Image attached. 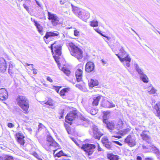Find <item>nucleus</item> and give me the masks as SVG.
I'll return each mask as SVG.
<instances>
[{
  "mask_svg": "<svg viewBox=\"0 0 160 160\" xmlns=\"http://www.w3.org/2000/svg\"><path fill=\"white\" fill-rule=\"evenodd\" d=\"M68 49L71 55L80 61L83 56L82 49L72 42L68 43Z\"/></svg>",
  "mask_w": 160,
  "mask_h": 160,
  "instance_id": "obj_1",
  "label": "nucleus"
},
{
  "mask_svg": "<svg viewBox=\"0 0 160 160\" xmlns=\"http://www.w3.org/2000/svg\"><path fill=\"white\" fill-rule=\"evenodd\" d=\"M16 102L17 104L22 109L24 113L28 112L29 106V101L25 96L18 95L17 97Z\"/></svg>",
  "mask_w": 160,
  "mask_h": 160,
  "instance_id": "obj_2",
  "label": "nucleus"
},
{
  "mask_svg": "<svg viewBox=\"0 0 160 160\" xmlns=\"http://www.w3.org/2000/svg\"><path fill=\"white\" fill-rule=\"evenodd\" d=\"M71 5L74 13L79 18L84 20L89 18V14L88 12L81 8L75 6L72 4H71Z\"/></svg>",
  "mask_w": 160,
  "mask_h": 160,
  "instance_id": "obj_3",
  "label": "nucleus"
},
{
  "mask_svg": "<svg viewBox=\"0 0 160 160\" xmlns=\"http://www.w3.org/2000/svg\"><path fill=\"white\" fill-rule=\"evenodd\" d=\"M61 45L56 44V42L52 44L50 47L52 54H53L54 53L56 55L55 56H53V57L58 64V57L60 56L61 54Z\"/></svg>",
  "mask_w": 160,
  "mask_h": 160,
  "instance_id": "obj_4",
  "label": "nucleus"
},
{
  "mask_svg": "<svg viewBox=\"0 0 160 160\" xmlns=\"http://www.w3.org/2000/svg\"><path fill=\"white\" fill-rule=\"evenodd\" d=\"M48 18L51 20V22L52 25L54 26H58L59 27H63V24L60 21V19L57 15L52 12H48Z\"/></svg>",
  "mask_w": 160,
  "mask_h": 160,
  "instance_id": "obj_5",
  "label": "nucleus"
},
{
  "mask_svg": "<svg viewBox=\"0 0 160 160\" xmlns=\"http://www.w3.org/2000/svg\"><path fill=\"white\" fill-rule=\"evenodd\" d=\"M47 147L46 149L48 151H53V153L54 154L55 152L57 149L55 150V148L58 147V144L55 142L51 136H48L47 137Z\"/></svg>",
  "mask_w": 160,
  "mask_h": 160,
  "instance_id": "obj_6",
  "label": "nucleus"
},
{
  "mask_svg": "<svg viewBox=\"0 0 160 160\" xmlns=\"http://www.w3.org/2000/svg\"><path fill=\"white\" fill-rule=\"evenodd\" d=\"M89 133L95 139L100 140L101 137L103 135L98 129V127L95 125H93L91 129L89 130Z\"/></svg>",
  "mask_w": 160,
  "mask_h": 160,
  "instance_id": "obj_7",
  "label": "nucleus"
},
{
  "mask_svg": "<svg viewBox=\"0 0 160 160\" xmlns=\"http://www.w3.org/2000/svg\"><path fill=\"white\" fill-rule=\"evenodd\" d=\"M134 66L136 70L139 74L142 81L145 83L148 82V78L147 76L144 74L143 70L139 67L137 63H134Z\"/></svg>",
  "mask_w": 160,
  "mask_h": 160,
  "instance_id": "obj_8",
  "label": "nucleus"
},
{
  "mask_svg": "<svg viewBox=\"0 0 160 160\" xmlns=\"http://www.w3.org/2000/svg\"><path fill=\"white\" fill-rule=\"evenodd\" d=\"M96 146L94 144L87 143L83 145L82 148L89 156L92 154Z\"/></svg>",
  "mask_w": 160,
  "mask_h": 160,
  "instance_id": "obj_9",
  "label": "nucleus"
},
{
  "mask_svg": "<svg viewBox=\"0 0 160 160\" xmlns=\"http://www.w3.org/2000/svg\"><path fill=\"white\" fill-rule=\"evenodd\" d=\"M115 55L118 57L119 60L125 67H130V62H131V59L128 55H127L124 58L121 57L119 53L118 54H116Z\"/></svg>",
  "mask_w": 160,
  "mask_h": 160,
  "instance_id": "obj_10",
  "label": "nucleus"
},
{
  "mask_svg": "<svg viewBox=\"0 0 160 160\" xmlns=\"http://www.w3.org/2000/svg\"><path fill=\"white\" fill-rule=\"evenodd\" d=\"M125 142L130 147H132L136 145V138L134 135H128L125 139Z\"/></svg>",
  "mask_w": 160,
  "mask_h": 160,
  "instance_id": "obj_11",
  "label": "nucleus"
},
{
  "mask_svg": "<svg viewBox=\"0 0 160 160\" xmlns=\"http://www.w3.org/2000/svg\"><path fill=\"white\" fill-rule=\"evenodd\" d=\"M59 32L54 31L47 32L46 34L44 37L48 40H52L54 39V38H56L57 37L59 36Z\"/></svg>",
  "mask_w": 160,
  "mask_h": 160,
  "instance_id": "obj_12",
  "label": "nucleus"
},
{
  "mask_svg": "<svg viewBox=\"0 0 160 160\" xmlns=\"http://www.w3.org/2000/svg\"><path fill=\"white\" fill-rule=\"evenodd\" d=\"M101 106L106 108H111L115 107V105L112 102H109L106 99H103L102 101Z\"/></svg>",
  "mask_w": 160,
  "mask_h": 160,
  "instance_id": "obj_13",
  "label": "nucleus"
},
{
  "mask_svg": "<svg viewBox=\"0 0 160 160\" xmlns=\"http://www.w3.org/2000/svg\"><path fill=\"white\" fill-rule=\"evenodd\" d=\"M94 69L95 65L93 62H87L85 66V71L87 72H94Z\"/></svg>",
  "mask_w": 160,
  "mask_h": 160,
  "instance_id": "obj_14",
  "label": "nucleus"
},
{
  "mask_svg": "<svg viewBox=\"0 0 160 160\" xmlns=\"http://www.w3.org/2000/svg\"><path fill=\"white\" fill-rule=\"evenodd\" d=\"M7 68L6 62L4 58L0 57V71L4 72Z\"/></svg>",
  "mask_w": 160,
  "mask_h": 160,
  "instance_id": "obj_15",
  "label": "nucleus"
},
{
  "mask_svg": "<svg viewBox=\"0 0 160 160\" xmlns=\"http://www.w3.org/2000/svg\"><path fill=\"white\" fill-rule=\"evenodd\" d=\"M140 136L143 140L148 143H150L151 140V138L148 135L146 131H143L141 134Z\"/></svg>",
  "mask_w": 160,
  "mask_h": 160,
  "instance_id": "obj_16",
  "label": "nucleus"
},
{
  "mask_svg": "<svg viewBox=\"0 0 160 160\" xmlns=\"http://www.w3.org/2000/svg\"><path fill=\"white\" fill-rule=\"evenodd\" d=\"M78 117L77 113L75 112H70L68 113L66 117V119L67 121H71L74 120Z\"/></svg>",
  "mask_w": 160,
  "mask_h": 160,
  "instance_id": "obj_17",
  "label": "nucleus"
},
{
  "mask_svg": "<svg viewBox=\"0 0 160 160\" xmlns=\"http://www.w3.org/2000/svg\"><path fill=\"white\" fill-rule=\"evenodd\" d=\"M82 71L80 69H78L75 72V76L77 81L80 82L82 81Z\"/></svg>",
  "mask_w": 160,
  "mask_h": 160,
  "instance_id": "obj_18",
  "label": "nucleus"
},
{
  "mask_svg": "<svg viewBox=\"0 0 160 160\" xmlns=\"http://www.w3.org/2000/svg\"><path fill=\"white\" fill-rule=\"evenodd\" d=\"M8 93L5 88L0 89V99L2 100L6 99L8 98Z\"/></svg>",
  "mask_w": 160,
  "mask_h": 160,
  "instance_id": "obj_19",
  "label": "nucleus"
},
{
  "mask_svg": "<svg viewBox=\"0 0 160 160\" xmlns=\"http://www.w3.org/2000/svg\"><path fill=\"white\" fill-rule=\"evenodd\" d=\"M150 147H151V149L149 151L150 152H153L156 154L157 157L160 159V152L159 150L152 145H150Z\"/></svg>",
  "mask_w": 160,
  "mask_h": 160,
  "instance_id": "obj_20",
  "label": "nucleus"
},
{
  "mask_svg": "<svg viewBox=\"0 0 160 160\" xmlns=\"http://www.w3.org/2000/svg\"><path fill=\"white\" fill-rule=\"evenodd\" d=\"M106 122H103L106 124L107 128L110 130H113L115 127L114 123L112 121H108V120Z\"/></svg>",
  "mask_w": 160,
  "mask_h": 160,
  "instance_id": "obj_21",
  "label": "nucleus"
},
{
  "mask_svg": "<svg viewBox=\"0 0 160 160\" xmlns=\"http://www.w3.org/2000/svg\"><path fill=\"white\" fill-rule=\"evenodd\" d=\"M102 97V96H98L93 98V101L92 103L93 106H96L98 105L99 102Z\"/></svg>",
  "mask_w": 160,
  "mask_h": 160,
  "instance_id": "obj_22",
  "label": "nucleus"
},
{
  "mask_svg": "<svg viewBox=\"0 0 160 160\" xmlns=\"http://www.w3.org/2000/svg\"><path fill=\"white\" fill-rule=\"evenodd\" d=\"M110 111H107L104 112V115L103 116V122H106L107 120H108L109 114L110 113Z\"/></svg>",
  "mask_w": 160,
  "mask_h": 160,
  "instance_id": "obj_23",
  "label": "nucleus"
},
{
  "mask_svg": "<svg viewBox=\"0 0 160 160\" xmlns=\"http://www.w3.org/2000/svg\"><path fill=\"white\" fill-rule=\"evenodd\" d=\"M154 108L156 111V115L160 119V102L157 103L154 106Z\"/></svg>",
  "mask_w": 160,
  "mask_h": 160,
  "instance_id": "obj_24",
  "label": "nucleus"
},
{
  "mask_svg": "<svg viewBox=\"0 0 160 160\" xmlns=\"http://www.w3.org/2000/svg\"><path fill=\"white\" fill-rule=\"evenodd\" d=\"M107 157L110 160H118V156L117 155H114L112 153L108 154Z\"/></svg>",
  "mask_w": 160,
  "mask_h": 160,
  "instance_id": "obj_25",
  "label": "nucleus"
},
{
  "mask_svg": "<svg viewBox=\"0 0 160 160\" xmlns=\"http://www.w3.org/2000/svg\"><path fill=\"white\" fill-rule=\"evenodd\" d=\"M98 80L91 79L89 83V86L91 87H93L94 86L98 85Z\"/></svg>",
  "mask_w": 160,
  "mask_h": 160,
  "instance_id": "obj_26",
  "label": "nucleus"
},
{
  "mask_svg": "<svg viewBox=\"0 0 160 160\" xmlns=\"http://www.w3.org/2000/svg\"><path fill=\"white\" fill-rule=\"evenodd\" d=\"M9 66L8 72L9 74H11L13 73V68L15 66L11 62H9Z\"/></svg>",
  "mask_w": 160,
  "mask_h": 160,
  "instance_id": "obj_27",
  "label": "nucleus"
},
{
  "mask_svg": "<svg viewBox=\"0 0 160 160\" xmlns=\"http://www.w3.org/2000/svg\"><path fill=\"white\" fill-rule=\"evenodd\" d=\"M119 54L122 57V58H124L127 55L126 54V52L124 50L122 47H121L120 50Z\"/></svg>",
  "mask_w": 160,
  "mask_h": 160,
  "instance_id": "obj_28",
  "label": "nucleus"
},
{
  "mask_svg": "<svg viewBox=\"0 0 160 160\" xmlns=\"http://www.w3.org/2000/svg\"><path fill=\"white\" fill-rule=\"evenodd\" d=\"M55 156L57 157H59L62 156H67V155L64 153L62 150H61L58 152L57 153H56L54 154H53Z\"/></svg>",
  "mask_w": 160,
  "mask_h": 160,
  "instance_id": "obj_29",
  "label": "nucleus"
},
{
  "mask_svg": "<svg viewBox=\"0 0 160 160\" xmlns=\"http://www.w3.org/2000/svg\"><path fill=\"white\" fill-rule=\"evenodd\" d=\"M150 145H152L151 144H150L149 145L145 146L144 145H142V147L144 150H147L146 151L147 152H150L149 151L151 149V147L150 146Z\"/></svg>",
  "mask_w": 160,
  "mask_h": 160,
  "instance_id": "obj_30",
  "label": "nucleus"
},
{
  "mask_svg": "<svg viewBox=\"0 0 160 160\" xmlns=\"http://www.w3.org/2000/svg\"><path fill=\"white\" fill-rule=\"evenodd\" d=\"M103 146L109 149H111L112 147V142H110L105 144H104Z\"/></svg>",
  "mask_w": 160,
  "mask_h": 160,
  "instance_id": "obj_31",
  "label": "nucleus"
},
{
  "mask_svg": "<svg viewBox=\"0 0 160 160\" xmlns=\"http://www.w3.org/2000/svg\"><path fill=\"white\" fill-rule=\"evenodd\" d=\"M68 88H64L60 92V94L61 96H64L65 93L68 91Z\"/></svg>",
  "mask_w": 160,
  "mask_h": 160,
  "instance_id": "obj_32",
  "label": "nucleus"
},
{
  "mask_svg": "<svg viewBox=\"0 0 160 160\" xmlns=\"http://www.w3.org/2000/svg\"><path fill=\"white\" fill-rule=\"evenodd\" d=\"M62 70L64 73L67 76H69L70 74V71L69 70L67 69L66 68H63Z\"/></svg>",
  "mask_w": 160,
  "mask_h": 160,
  "instance_id": "obj_33",
  "label": "nucleus"
},
{
  "mask_svg": "<svg viewBox=\"0 0 160 160\" xmlns=\"http://www.w3.org/2000/svg\"><path fill=\"white\" fill-rule=\"evenodd\" d=\"M16 137L17 138V139H24V137L23 134L20 132H18L17 134Z\"/></svg>",
  "mask_w": 160,
  "mask_h": 160,
  "instance_id": "obj_34",
  "label": "nucleus"
},
{
  "mask_svg": "<svg viewBox=\"0 0 160 160\" xmlns=\"http://www.w3.org/2000/svg\"><path fill=\"white\" fill-rule=\"evenodd\" d=\"M102 142L103 145L105 144L108 143L109 142L108 140L107 137H104L102 139Z\"/></svg>",
  "mask_w": 160,
  "mask_h": 160,
  "instance_id": "obj_35",
  "label": "nucleus"
},
{
  "mask_svg": "<svg viewBox=\"0 0 160 160\" xmlns=\"http://www.w3.org/2000/svg\"><path fill=\"white\" fill-rule=\"evenodd\" d=\"M91 25L93 27L98 26V22L97 21H93L91 22Z\"/></svg>",
  "mask_w": 160,
  "mask_h": 160,
  "instance_id": "obj_36",
  "label": "nucleus"
},
{
  "mask_svg": "<svg viewBox=\"0 0 160 160\" xmlns=\"http://www.w3.org/2000/svg\"><path fill=\"white\" fill-rule=\"evenodd\" d=\"M156 91V90L154 88L152 87L150 90L148 91V92L150 94H154L155 93Z\"/></svg>",
  "mask_w": 160,
  "mask_h": 160,
  "instance_id": "obj_37",
  "label": "nucleus"
},
{
  "mask_svg": "<svg viewBox=\"0 0 160 160\" xmlns=\"http://www.w3.org/2000/svg\"><path fill=\"white\" fill-rule=\"evenodd\" d=\"M35 25L37 27L38 30L39 32H40V25L38 23V22L34 20H33Z\"/></svg>",
  "mask_w": 160,
  "mask_h": 160,
  "instance_id": "obj_38",
  "label": "nucleus"
},
{
  "mask_svg": "<svg viewBox=\"0 0 160 160\" xmlns=\"http://www.w3.org/2000/svg\"><path fill=\"white\" fill-rule=\"evenodd\" d=\"M3 158V160H11L12 159V157L11 156L6 155Z\"/></svg>",
  "mask_w": 160,
  "mask_h": 160,
  "instance_id": "obj_39",
  "label": "nucleus"
},
{
  "mask_svg": "<svg viewBox=\"0 0 160 160\" xmlns=\"http://www.w3.org/2000/svg\"><path fill=\"white\" fill-rule=\"evenodd\" d=\"M118 125L119 126V127L120 129H121L122 128L123 123L122 120H120L118 121Z\"/></svg>",
  "mask_w": 160,
  "mask_h": 160,
  "instance_id": "obj_40",
  "label": "nucleus"
},
{
  "mask_svg": "<svg viewBox=\"0 0 160 160\" xmlns=\"http://www.w3.org/2000/svg\"><path fill=\"white\" fill-rule=\"evenodd\" d=\"M18 141V143L21 145H23L24 143V140L23 139H17Z\"/></svg>",
  "mask_w": 160,
  "mask_h": 160,
  "instance_id": "obj_41",
  "label": "nucleus"
},
{
  "mask_svg": "<svg viewBox=\"0 0 160 160\" xmlns=\"http://www.w3.org/2000/svg\"><path fill=\"white\" fill-rule=\"evenodd\" d=\"M74 34L75 36L78 37L79 35V32L78 31L75 29L74 30Z\"/></svg>",
  "mask_w": 160,
  "mask_h": 160,
  "instance_id": "obj_42",
  "label": "nucleus"
},
{
  "mask_svg": "<svg viewBox=\"0 0 160 160\" xmlns=\"http://www.w3.org/2000/svg\"><path fill=\"white\" fill-rule=\"evenodd\" d=\"M81 119L82 120H83L84 121H85L87 123H88L89 122V120L88 119L85 118L83 116H82L81 117Z\"/></svg>",
  "mask_w": 160,
  "mask_h": 160,
  "instance_id": "obj_43",
  "label": "nucleus"
},
{
  "mask_svg": "<svg viewBox=\"0 0 160 160\" xmlns=\"http://www.w3.org/2000/svg\"><path fill=\"white\" fill-rule=\"evenodd\" d=\"M45 104L47 105H48L50 106H52L53 105V103L50 101H48Z\"/></svg>",
  "mask_w": 160,
  "mask_h": 160,
  "instance_id": "obj_44",
  "label": "nucleus"
},
{
  "mask_svg": "<svg viewBox=\"0 0 160 160\" xmlns=\"http://www.w3.org/2000/svg\"><path fill=\"white\" fill-rule=\"evenodd\" d=\"M112 142L118 145H120V146H122V144L120 142H119L118 141H112Z\"/></svg>",
  "mask_w": 160,
  "mask_h": 160,
  "instance_id": "obj_45",
  "label": "nucleus"
},
{
  "mask_svg": "<svg viewBox=\"0 0 160 160\" xmlns=\"http://www.w3.org/2000/svg\"><path fill=\"white\" fill-rule=\"evenodd\" d=\"M71 139L73 141L76 145H78V143L77 142V140L73 137H70Z\"/></svg>",
  "mask_w": 160,
  "mask_h": 160,
  "instance_id": "obj_46",
  "label": "nucleus"
},
{
  "mask_svg": "<svg viewBox=\"0 0 160 160\" xmlns=\"http://www.w3.org/2000/svg\"><path fill=\"white\" fill-rule=\"evenodd\" d=\"M8 127L11 128H13L14 126V125L12 123H8Z\"/></svg>",
  "mask_w": 160,
  "mask_h": 160,
  "instance_id": "obj_47",
  "label": "nucleus"
},
{
  "mask_svg": "<svg viewBox=\"0 0 160 160\" xmlns=\"http://www.w3.org/2000/svg\"><path fill=\"white\" fill-rule=\"evenodd\" d=\"M75 86L80 90H82V86L80 84H76Z\"/></svg>",
  "mask_w": 160,
  "mask_h": 160,
  "instance_id": "obj_48",
  "label": "nucleus"
},
{
  "mask_svg": "<svg viewBox=\"0 0 160 160\" xmlns=\"http://www.w3.org/2000/svg\"><path fill=\"white\" fill-rule=\"evenodd\" d=\"M33 155L34 157L37 158L38 159H40V158H39V156L37 154V153L36 152H34L33 153Z\"/></svg>",
  "mask_w": 160,
  "mask_h": 160,
  "instance_id": "obj_49",
  "label": "nucleus"
},
{
  "mask_svg": "<svg viewBox=\"0 0 160 160\" xmlns=\"http://www.w3.org/2000/svg\"><path fill=\"white\" fill-rule=\"evenodd\" d=\"M32 68L33 73L34 74H36L37 73V70L33 68V67H32Z\"/></svg>",
  "mask_w": 160,
  "mask_h": 160,
  "instance_id": "obj_50",
  "label": "nucleus"
},
{
  "mask_svg": "<svg viewBox=\"0 0 160 160\" xmlns=\"http://www.w3.org/2000/svg\"><path fill=\"white\" fill-rule=\"evenodd\" d=\"M98 150L99 152L102 151V149L100 146L99 145L98 143Z\"/></svg>",
  "mask_w": 160,
  "mask_h": 160,
  "instance_id": "obj_51",
  "label": "nucleus"
},
{
  "mask_svg": "<svg viewBox=\"0 0 160 160\" xmlns=\"http://www.w3.org/2000/svg\"><path fill=\"white\" fill-rule=\"evenodd\" d=\"M23 6L27 11H29V9L28 7L26 6V4H24Z\"/></svg>",
  "mask_w": 160,
  "mask_h": 160,
  "instance_id": "obj_52",
  "label": "nucleus"
},
{
  "mask_svg": "<svg viewBox=\"0 0 160 160\" xmlns=\"http://www.w3.org/2000/svg\"><path fill=\"white\" fill-rule=\"evenodd\" d=\"M47 79L48 81H49L51 82H53V80L51 78L49 77H47Z\"/></svg>",
  "mask_w": 160,
  "mask_h": 160,
  "instance_id": "obj_53",
  "label": "nucleus"
},
{
  "mask_svg": "<svg viewBox=\"0 0 160 160\" xmlns=\"http://www.w3.org/2000/svg\"><path fill=\"white\" fill-rule=\"evenodd\" d=\"M96 113V111L94 110L91 111V113L92 115H95Z\"/></svg>",
  "mask_w": 160,
  "mask_h": 160,
  "instance_id": "obj_54",
  "label": "nucleus"
},
{
  "mask_svg": "<svg viewBox=\"0 0 160 160\" xmlns=\"http://www.w3.org/2000/svg\"><path fill=\"white\" fill-rule=\"evenodd\" d=\"M66 0H60V3L62 5L64 4L66 2Z\"/></svg>",
  "mask_w": 160,
  "mask_h": 160,
  "instance_id": "obj_55",
  "label": "nucleus"
},
{
  "mask_svg": "<svg viewBox=\"0 0 160 160\" xmlns=\"http://www.w3.org/2000/svg\"><path fill=\"white\" fill-rule=\"evenodd\" d=\"M144 160H154L152 158H147L145 159Z\"/></svg>",
  "mask_w": 160,
  "mask_h": 160,
  "instance_id": "obj_56",
  "label": "nucleus"
},
{
  "mask_svg": "<svg viewBox=\"0 0 160 160\" xmlns=\"http://www.w3.org/2000/svg\"><path fill=\"white\" fill-rule=\"evenodd\" d=\"M55 90L58 92V93L59 90V88L58 87H55Z\"/></svg>",
  "mask_w": 160,
  "mask_h": 160,
  "instance_id": "obj_57",
  "label": "nucleus"
},
{
  "mask_svg": "<svg viewBox=\"0 0 160 160\" xmlns=\"http://www.w3.org/2000/svg\"><path fill=\"white\" fill-rule=\"evenodd\" d=\"M129 131V129L128 128L125 129L124 131V134H125L127 132H128Z\"/></svg>",
  "mask_w": 160,
  "mask_h": 160,
  "instance_id": "obj_58",
  "label": "nucleus"
},
{
  "mask_svg": "<svg viewBox=\"0 0 160 160\" xmlns=\"http://www.w3.org/2000/svg\"><path fill=\"white\" fill-rule=\"evenodd\" d=\"M101 61H102V63L103 64V65H105V64L106 63H107V62L106 61H105L103 59H102L101 60Z\"/></svg>",
  "mask_w": 160,
  "mask_h": 160,
  "instance_id": "obj_59",
  "label": "nucleus"
},
{
  "mask_svg": "<svg viewBox=\"0 0 160 160\" xmlns=\"http://www.w3.org/2000/svg\"><path fill=\"white\" fill-rule=\"evenodd\" d=\"M137 160H142V158L140 156H138L137 158Z\"/></svg>",
  "mask_w": 160,
  "mask_h": 160,
  "instance_id": "obj_60",
  "label": "nucleus"
},
{
  "mask_svg": "<svg viewBox=\"0 0 160 160\" xmlns=\"http://www.w3.org/2000/svg\"><path fill=\"white\" fill-rule=\"evenodd\" d=\"M61 118H62V117H63V113H64V110H62V111H61Z\"/></svg>",
  "mask_w": 160,
  "mask_h": 160,
  "instance_id": "obj_61",
  "label": "nucleus"
},
{
  "mask_svg": "<svg viewBox=\"0 0 160 160\" xmlns=\"http://www.w3.org/2000/svg\"><path fill=\"white\" fill-rule=\"evenodd\" d=\"M101 35L102 36H103V37H105V38H107L108 39V38L107 36H106L105 35H103V34H101ZM108 39V40H109Z\"/></svg>",
  "mask_w": 160,
  "mask_h": 160,
  "instance_id": "obj_62",
  "label": "nucleus"
},
{
  "mask_svg": "<svg viewBox=\"0 0 160 160\" xmlns=\"http://www.w3.org/2000/svg\"><path fill=\"white\" fill-rule=\"evenodd\" d=\"M25 64L27 66L31 65V66H32H32H33V64H29L27 63H26Z\"/></svg>",
  "mask_w": 160,
  "mask_h": 160,
  "instance_id": "obj_63",
  "label": "nucleus"
},
{
  "mask_svg": "<svg viewBox=\"0 0 160 160\" xmlns=\"http://www.w3.org/2000/svg\"><path fill=\"white\" fill-rule=\"evenodd\" d=\"M4 158L2 157H0V160H3Z\"/></svg>",
  "mask_w": 160,
  "mask_h": 160,
  "instance_id": "obj_64",
  "label": "nucleus"
}]
</instances>
